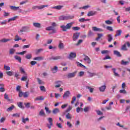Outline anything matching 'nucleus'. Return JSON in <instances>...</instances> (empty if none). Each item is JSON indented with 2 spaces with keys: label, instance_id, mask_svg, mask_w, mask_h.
<instances>
[{
  "label": "nucleus",
  "instance_id": "1",
  "mask_svg": "<svg viewBox=\"0 0 130 130\" xmlns=\"http://www.w3.org/2000/svg\"><path fill=\"white\" fill-rule=\"evenodd\" d=\"M74 24V22H71L69 23H68L66 25H61L60 26V28H61L62 31L64 32L67 31V30L70 29L71 28H72V26H73Z\"/></svg>",
  "mask_w": 130,
  "mask_h": 130
},
{
  "label": "nucleus",
  "instance_id": "2",
  "mask_svg": "<svg viewBox=\"0 0 130 130\" xmlns=\"http://www.w3.org/2000/svg\"><path fill=\"white\" fill-rule=\"evenodd\" d=\"M47 7H48V5L34 6L32 9V10H36V9H38V10H42Z\"/></svg>",
  "mask_w": 130,
  "mask_h": 130
},
{
  "label": "nucleus",
  "instance_id": "3",
  "mask_svg": "<svg viewBox=\"0 0 130 130\" xmlns=\"http://www.w3.org/2000/svg\"><path fill=\"white\" fill-rule=\"evenodd\" d=\"M29 29H30V26H22L19 32H21V33L23 32H28Z\"/></svg>",
  "mask_w": 130,
  "mask_h": 130
},
{
  "label": "nucleus",
  "instance_id": "4",
  "mask_svg": "<svg viewBox=\"0 0 130 130\" xmlns=\"http://www.w3.org/2000/svg\"><path fill=\"white\" fill-rule=\"evenodd\" d=\"M77 74V71H75L73 73H69L67 75V78L68 79H72V78H75L76 75Z\"/></svg>",
  "mask_w": 130,
  "mask_h": 130
},
{
  "label": "nucleus",
  "instance_id": "5",
  "mask_svg": "<svg viewBox=\"0 0 130 130\" xmlns=\"http://www.w3.org/2000/svg\"><path fill=\"white\" fill-rule=\"evenodd\" d=\"M79 37H80V32L74 33L72 38L73 41H77L79 39Z\"/></svg>",
  "mask_w": 130,
  "mask_h": 130
},
{
  "label": "nucleus",
  "instance_id": "6",
  "mask_svg": "<svg viewBox=\"0 0 130 130\" xmlns=\"http://www.w3.org/2000/svg\"><path fill=\"white\" fill-rule=\"evenodd\" d=\"M46 30L47 31H52V33H56V30H55V29L53 28L52 26L47 27L46 28Z\"/></svg>",
  "mask_w": 130,
  "mask_h": 130
},
{
  "label": "nucleus",
  "instance_id": "7",
  "mask_svg": "<svg viewBox=\"0 0 130 130\" xmlns=\"http://www.w3.org/2000/svg\"><path fill=\"white\" fill-rule=\"evenodd\" d=\"M77 57V53L75 52L70 53L69 56H68V58L69 59H72V58H75Z\"/></svg>",
  "mask_w": 130,
  "mask_h": 130
},
{
  "label": "nucleus",
  "instance_id": "8",
  "mask_svg": "<svg viewBox=\"0 0 130 130\" xmlns=\"http://www.w3.org/2000/svg\"><path fill=\"white\" fill-rule=\"evenodd\" d=\"M70 95H71V92L69 90L67 91L63 95V99H67V98H69V97H70Z\"/></svg>",
  "mask_w": 130,
  "mask_h": 130
},
{
  "label": "nucleus",
  "instance_id": "9",
  "mask_svg": "<svg viewBox=\"0 0 130 130\" xmlns=\"http://www.w3.org/2000/svg\"><path fill=\"white\" fill-rule=\"evenodd\" d=\"M10 8L11 10H12L13 11H18V10H19L20 12L22 11V9H20V7H19L10 6Z\"/></svg>",
  "mask_w": 130,
  "mask_h": 130
},
{
  "label": "nucleus",
  "instance_id": "10",
  "mask_svg": "<svg viewBox=\"0 0 130 130\" xmlns=\"http://www.w3.org/2000/svg\"><path fill=\"white\" fill-rule=\"evenodd\" d=\"M84 56L85 58H84V60L86 61V62L88 63V64H90V63H91V59H90V57L86 55H84Z\"/></svg>",
  "mask_w": 130,
  "mask_h": 130
},
{
  "label": "nucleus",
  "instance_id": "11",
  "mask_svg": "<svg viewBox=\"0 0 130 130\" xmlns=\"http://www.w3.org/2000/svg\"><path fill=\"white\" fill-rule=\"evenodd\" d=\"M61 56H52L50 59H53V60H57L58 59H61Z\"/></svg>",
  "mask_w": 130,
  "mask_h": 130
},
{
  "label": "nucleus",
  "instance_id": "12",
  "mask_svg": "<svg viewBox=\"0 0 130 130\" xmlns=\"http://www.w3.org/2000/svg\"><path fill=\"white\" fill-rule=\"evenodd\" d=\"M97 12L91 11L87 13L88 17H92V16H95Z\"/></svg>",
  "mask_w": 130,
  "mask_h": 130
},
{
  "label": "nucleus",
  "instance_id": "13",
  "mask_svg": "<svg viewBox=\"0 0 130 130\" xmlns=\"http://www.w3.org/2000/svg\"><path fill=\"white\" fill-rule=\"evenodd\" d=\"M34 27L35 28H41V24L38 22H34L32 24Z\"/></svg>",
  "mask_w": 130,
  "mask_h": 130
},
{
  "label": "nucleus",
  "instance_id": "14",
  "mask_svg": "<svg viewBox=\"0 0 130 130\" xmlns=\"http://www.w3.org/2000/svg\"><path fill=\"white\" fill-rule=\"evenodd\" d=\"M14 58L16 60H18V62L22 63V58L18 55L14 56Z\"/></svg>",
  "mask_w": 130,
  "mask_h": 130
},
{
  "label": "nucleus",
  "instance_id": "15",
  "mask_svg": "<svg viewBox=\"0 0 130 130\" xmlns=\"http://www.w3.org/2000/svg\"><path fill=\"white\" fill-rule=\"evenodd\" d=\"M113 54L114 55H116V56H117L118 57H121V54L117 50H114L113 51Z\"/></svg>",
  "mask_w": 130,
  "mask_h": 130
},
{
  "label": "nucleus",
  "instance_id": "16",
  "mask_svg": "<svg viewBox=\"0 0 130 130\" xmlns=\"http://www.w3.org/2000/svg\"><path fill=\"white\" fill-rule=\"evenodd\" d=\"M106 89V85H102V86L99 87V90L100 92H105Z\"/></svg>",
  "mask_w": 130,
  "mask_h": 130
},
{
  "label": "nucleus",
  "instance_id": "17",
  "mask_svg": "<svg viewBox=\"0 0 130 130\" xmlns=\"http://www.w3.org/2000/svg\"><path fill=\"white\" fill-rule=\"evenodd\" d=\"M62 83V82H61L60 81H58L55 82V84H56V85H55V88H59L60 87V86H61Z\"/></svg>",
  "mask_w": 130,
  "mask_h": 130
},
{
  "label": "nucleus",
  "instance_id": "18",
  "mask_svg": "<svg viewBox=\"0 0 130 130\" xmlns=\"http://www.w3.org/2000/svg\"><path fill=\"white\" fill-rule=\"evenodd\" d=\"M122 33V31L120 29L116 31V34L115 35V37H117V36H120Z\"/></svg>",
  "mask_w": 130,
  "mask_h": 130
},
{
  "label": "nucleus",
  "instance_id": "19",
  "mask_svg": "<svg viewBox=\"0 0 130 130\" xmlns=\"http://www.w3.org/2000/svg\"><path fill=\"white\" fill-rule=\"evenodd\" d=\"M59 112H60V111L58 108H55L52 111L53 114H57V113H59Z\"/></svg>",
  "mask_w": 130,
  "mask_h": 130
},
{
  "label": "nucleus",
  "instance_id": "20",
  "mask_svg": "<svg viewBox=\"0 0 130 130\" xmlns=\"http://www.w3.org/2000/svg\"><path fill=\"white\" fill-rule=\"evenodd\" d=\"M108 38V42H111L112 40H113V37H112V35L109 34L107 35Z\"/></svg>",
  "mask_w": 130,
  "mask_h": 130
},
{
  "label": "nucleus",
  "instance_id": "21",
  "mask_svg": "<svg viewBox=\"0 0 130 130\" xmlns=\"http://www.w3.org/2000/svg\"><path fill=\"white\" fill-rule=\"evenodd\" d=\"M57 70H58V68L57 66H54L53 68L51 69V71H52L53 74H56L57 72Z\"/></svg>",
  "mask_w": 130,
  "mask_h": 130
},
{
  "label": "nucleus",
  "instance_id": "22",
  "mask_svg": "<svg viewBox=\"0 0 130 130\" xmlns=\"http://www.w3.org/2000/svg\"><path fill=\"white\" fill-rule=\"evenodd\" d=\"M87 74H89L88 78H92L94 76H97V74L95 73H91L90 72H87Z\"/></svg>",
  "mask_w": 130,
  "mask_h": 130
},
{
  "label": "nucleus",
  "instance_id": "23",
  "mask_svg": "<svg viewBox=\"0 0 130 130\" xmlns=\"http://www.w3.org/2000/svg\"><path fill=\"white\" fill-rule=\"evenodd\" d=\"M90 19H85L84 18H82L79 19V22L80 23H84V22H87V21H90Z\"/></svg>",
  "mask_w": 130,
  "mask_h": 130
},
{
  "label": "nucleus",
  "instance_id": "24",
  "mask_svg": "<svg viewBox=\"0 0 130 130\" xmlns=\"http://www.w3.org/2000/svg\"><path fill=\"white\" fill-rule=\"evenodd\" d=\"M45 98L42 96H38L37 98H36L35 99V101H43V100H44Z\"/></svg>",
  "mask_w": 130,
  "mask_h": 130
},
{
  "label": "nucleus",
  "instance_id": "25",
  "mask_svg": "<svg viewBox=\"0 0 130 130\" xmlns=\"http://www.w3.org/2000/svg\"><path fill=\"white\" fill-rule=\"evenodd\" d=\"M63 8V6L62 5H58L55 7H53L52 9H55V10H61Z\"/></svg>",
  "mask_w": 130,
  "mask_h": 130
},
{
  "label": "nucleus",
  "instance_id": "26",
  "mask_svg": "<svg viewBox=\"0 0 130 130\" xmlns=\"http://www.w3.org/2000/svg\"><path fill=\"white\" fill-rule=\"evenodd\" d=\"M17 105L19 108H21V109H25V107L23 106V103L19 102L17 104Z\"/></svg>",
  "mask_w": 130,
  "mask_h": 130
},
{
  "label": "nucleus",
  "instance_id": "27",
  "mask_svg": "<svg viewBox=\"0 0 130 130\" xmlns=\"http://www.w3.org/2000/svg\"><path fill=\"white\" fill-rule=\"evenodd\" d=\"M112 71H113L114 73V75L115 77H119V74L118 73H116V69L115 68H112Z\"/></svg>",
  "mask_w": 130,
  "mask_h": 130
},
{
  "label": "nucleus",
  "instance_id": "28",
  "mask_svg": "<svg viewBox=\"0 0 130 130\" xmlns=\"http://www.w3.org/2000/svg\"><path fill=\"white\" fill-rule=\"evenodd\" d=\"M25 76H23L21 79V81H26L28 80V76L27 75V74H24Z\"/></svg>",
  "mask_w": 130,
  "mask_h": 130
},
{
  "label": "nucleus",
  "instance_id": "29",
  "mask_svg": "<svg viewBox=\"0 0 130 130\" xmlns=\"http://www.w3.org/2000/svg\"><path fill=\"white\" fill-rule=\"evenodd\" d=\"M39 115L40 116H44L45 115V113H44V111L43 110H41L39 113Z\"/></svg>",
  "mask_w": 130,
  "mask_h": 130
},
{
  "label": "nucleus",
  "instance_id": "30",
  "mask_svg": "<svg viewBox=\"0 0 130 130\" xmlns=\"http://www.w3.org/2000/svg\"><path fill=\"white\" fill-rule=\"evenodd\" d=\"M34 60H43V57L41 56H38L33 58Z\"/></svg>",
  "mask_w": 130,
  "mask_h": 130
},
{
  "label": "nucleus",
  "instance_id": "31",
  "mask_svg": "<svg viewBox=\"0 0 130 130\" xmlns=\"http://www.w3.org/2000/svg\"><path fill=\"white\" fill-rule=\"evenodd\" d=\"M15 41H20V40H22V39L19 36V35H16L15 36V39H14Z\"/></svg>",
  "mask_w": 130,
  "mask_h": 130
},
{
  "label": "nucleus",
  "instance_id": "32",
  "mask_svg": "<svg viewBox=\"0 0 130 130\" xmlns=\"http://www.w3.org/2000/svg\"><path fill=\"white\" fill-rule=\"evenodd\" d=\"M14 108H15V106L12 105L10 107L7 108V111H8V112L10 111H12V110H13V109H14Z\"/></svg>",
  "mask_w": 130,
  "mask_h": 130
},
{
  "label": "nucleus",
  "instance_id": "33",
  "mask_svg": "<svg viewBox=\"0 0 130 130\" xmlns=\"http://www.w3.org/2000/svg\"><path fill=\"white\" fill-rule=\"evenodd\" d=\"M17 18H18V16H14L12 18L8 19V22L10 23V22H12V21H15Z\"/></svg>",
  "mask_w": 130,
  "mask_h": 130
},
{
  "label": "nucleus",
  "instance_id": "34",
  "mask_svg": "<svg viewBox=\"0 0 130 130\" xmlns=\"http://www.w3.org/2000/svg\"><path fill=\"white\" fill-rule=\"evenodd\" d=\"M129 63V62L128 61H124V60H121V64H122L123 66H126Z\"/></svg>",
  "mask_w": 130,
  "mask_h": 130
},
{
  "label": "nucleus",
  "instance_id": "35",
  "mask_svg": "<svg viewBox=\"0 0 130 130\" xmlns=\"http://www.w3.org/2000/svg\"><path fill=\"white\" fill-rule=\"evenodd\" d=\"M121 50H124V51H126L127 50V48H126V45L124 44L121 47Z\"/></svg>",
  "mask_w": 130,
  "mask_h": 130
},
{
  "label": "nucleus",
  "instance_id": "36",
  "mask_svg": "<svg viewBox=\"0 0 130 130\" xmlns=\"http://www.w3.org/2000/svg\"><path fill=\"white\" fill-rule=\"evenodd\" d=\"M4 99L8 101H11L10 98L9 97V95L7 93L4 94Z\"/></svg>",
  "mask_w": 130,
  "mask_h": 130
},
{
  "label": "nucleus",
  "instance_id": "37",
  "mask_svg": "<svg viewBox=\"0 0 130 130\" xmlns=\"http://www.w3.org/2000/svg\"><path fill=\"white\" fill-rule=\"evenodd\" d=\"M58 48L60 49H63V48H64V46H63V43L60 42L58 45Z\"/></svg>",
  "mask_w": 130,
  "mask_h": 130
},
{
  "label": "nucleus",
  "instance_id": "38",
  "mask_svg": "<svg viewBox=\"0 0 130 130\" xmlns=\"http://www.w3.org/2000/svg\"><path fill=\"white\" fill-rule=\"evenodd\" d=\"M8 41H11V40L9 39H3L2 40H0V42H3V43H6V42H8Z\"/></svg>",
  "mask_w": 130,
  "mask_h": 130
},
{
  "label": "nucleus",
  "instance_id": "39",
  "mask_svg": "<svg viewBox=\"0 0 130 130\" xmlns=\"http://www.w3.org/2000/svg\"><path fill=\"white\" fill-rule=\"evenodd\" d=\"M15 51H16V50H15V49L11 48L10 49L9 53L10 54L13 55L14 54V53H15Z\"/></svg>",
  "mask_w": 130,
  "mask_h": 130
},
{
  "label": "nucleus",
  "instance_id": "40",
  "mask_svg": "<svg viewBox=\"0 0 130 130\" xmlns=\"http://www.w3.org/2000/svg\"><path fill=\"white\" fill-rule=\"evenodd\" d=\"M98 37H97L96 38V41H98V40H99V39H100V38H101V37H103V34H98Z\"/></svg>",
  "mask_w": 130,
  "mask_h": 130
},
{
  "label": "nucleus",
  "instance_id": "41",
  "mask_svg": "<svg viewBox=\"0 0 130 130\" xmlns=\"http://www.w3.org/2000/svg\"><path fill=\"white\" fill-rule=\"evenodd\" d=\"M26 59H31L32 58V54H28L25 56Z\"/></svg>",
  "mask_w": 130,
  "mask_h": 130
},
{
  "label": "nucleus",
  "instance_id": "42",
  "mask_svg": "<svg viewBox=\"0 0 130 130\" xmlns=\"http://www.w3.org/2000/svg\"><path fill=\"white\" fill-rule=\"evenodd\" d=\"M66 117L67 119H72V115H71V114L70 113H68L66 115Z\"/></svg>",
  "mask_w": 130,
  "mask_h": 130
},
{
  "label": "nucleus",
  "instance_id": "43",
  "mask_svg": "<svg viewBox=\"0 0 130 130\" xmlns=\"http://www.w3.org/2000/svg\"><path fill=\"white\" fill-rule=\"evenodd\" d=\"M86 88L89 90L90 93H93L94 91V88H92L90 86H86Z\"/></svg>",
  "mask_w": 130,
  "mask_h": 130
},
{
  "label": "nucleus",
  "instance_id": "44",
  "mask_svg": "<svg viewBox=\"0 0 130 130\" xmlns=\"http://www.w3.org/2000/svg\"><path fill=\"white\" fill-rule=\"evenodd\" d=\"M77 66L78 67H80L81 68H84L85 69H87V67H86V66L83 65L82 63H80L79 62H77Z\"/></svg>",
  "mask_w": 130,
  "mask_h": 130
},
{
  "label": "nucleus",
  "instance_id": "45",
  "mask_svg": "<svg viewBox=\"0 0 130 130\" xmlns=\"http://www.w3.org/2000/svg\"><path fill=\"white\" fill-rule=\"evenodd\" d=\"M107 30L108 31H111V32L113 31V28L112 26H108L106 27Z\"/></svg>",
  "mask_w": 130,
  "mask_h": 130
},
{
  "label": "nucleus",
  "instance_id": "46",
  "mask_svg": "<svg viewBox=\"0 0 130 130\" xmlns=\"http://www.w3.org/2000/svg\"><path fill=\"white\" fill-rule=\"evenodd\" d=\"M105 23L107 24V25H112L113 22L109 20H107L105 21Z\"/></svg>",
  "mask_w": 130,
  "mask_h": 130
},
{
  "label": "nucleus",
  "instance_id": "47",
  "mask_svg": "<svg viewBox=\"0 0 130 130\" xmlns=\"http://www.w3.org/2000/svg\"><path fill=\"white\" fill-rule=\"evenodd\" d=\"M27 52V51H23L22 52H16V54H19L20 55H24V54H25V53H26Z\"/></svg>",
  "mask_w": 130,
  "mask_h": 130
},
{
  "label": "nucleus",
  "instance_id": "48",
  "mask_svg": "<svg viewBox=\"0 0 130 130\" xmlns=\"http://www.w3.org/2000/svg\"><path fill=\"white\" fill-rule=\"evenodd\" d=\"M95 111H96L98 115H103V113L102 112H101V111H100L99 110H96Z\"/></svg>",
  "mask_w": 130,
  "mask_h": 130
},
{
  "label": "nucleus",
  "instance_id": "49",
  "mask_svg": "<svg viewBox=\"0 0 130 130\" xmlns=\"http://www.w3.org/2000/svg\"><path fill=\"white\" fill-rule=\"evenodd\" d=\"M28 96H29V92H23V97L24 98H28Z\"/></svg>",
  "mask_w": 130,
  "mask_h": 130
},
{
  "label": "nucleus",
  "instance_id": "50",
  "mask_svg": "<svg viewBox=\"0 0 130 130\" xmlns=\"http://www.w3.org/2000/svg\"><path fill=\"white\" fill-rule=\"evenodd\" d=\"M26 121H29V118H24V117H22V122H23V123H26Z\"/></svg>",
  "mask_w": 130,
  "mask_h": 130
},
{
  "label": "nucleus",
  "instance_id": "51",
  "mask_svg": "<svg viewBox=\"0 0 130 130\" xmlns=\"http://www.w3.org/2000/svg\"><path fill=\"white\" fill-rule=\"evenodd\" d=\"M56 126H57V127L58 128H62V125H61V123H56Z\"/></svg>",
  "mask_w": 130,
  "mask_h": 130
},
{
  "label": "nucleus",
  "instance_id": "52",
  "mask_svg": "<svg viewBox=\"0 0 130 130\" xmlns=\"http://www.w3.org/2000/svg\"><path fill=\"white\" fill-rule=\"evenodd\" d=\"M77 100V97L73 96L72 98V101H71V104H74L75 103V102Z\"/></svg>",
  "mask_w": 130,
  "mask_h": 130
},
{
  "label": "nucleus",
  "instance_id": "53",
  "mask_svg": "<svg viewBox=\"0 0 130 130\" xmlns=\"http://www.w3.org/2000/svg\"><path fill=\"white\" fill-rule=\"evenodd\" d=\"M24 105L25 106L26 108H30V105L31 104L30 103H24Z\"/></svg>",
  "mask_w": 130,
  "mask_h": 130
},
{
  "label": "nucleus",
  "instance_id": "54",
  "mask_svg": "<svg viewBox=\"0 0 130 130\" xmlns=\"http://www.w3.org/2000/svg\"><path fill=\"white\" fill-rule=\"evenodd\" d=\"M73 30L74 31H79L80 30V28L78 26H75L72 28Z\"/></svg>",
  "mask_w": 130,
  "mask_h": 130
},
{
  "label": "nucleus",
  "instance_id": "55",
  "mask_svg": "<svg viewBox=\"0 0 130 130\" xmlns=\"http://www.w3.org/2000/svg\"><path fill=\"white\" fill-rule=\"evenodd\" d=\"M89 8H91V6L89 5H86L82 7L81 9H83V10H87V9H89Z\"/></svg>",
  "mask_w": 130,
  "mask_h": 130
},
{
  "label": "nucleus",
  "instance_id": "56",
  "mask_svg": "<svg viewBox=\"0 0 130 130\" xmlns=\"http://www.w3.org/2000/svg\"><path fill=\"white\" fill-rule=\"evenodd\" d=\"M4 17H9V16H10V13L7 12L5 11H4Z\"/></svg>",
  "mask_w": 130,
  "mask_h": 130
},
{
  "label": "nucleus",
  "instance_id": "57",
  "mask_svg": "<svg viewBox=\"0 0 130 130\" xmlns=\"http://www.w3.org/2000/svg\"><path fill=\"white\" fill-rule=\"evenodd\" d=\"M28 0L23 1L20 2V6H22L23 5H25V4H27L28 3Z\"/></svg>",
  "mask_w": 130,
  "mask_h": 130
},
{
  "label": "nucleus",
  "instance_id": "58",
  "mask_svg": "<svg viewBox=\"0 0 130 130\" xmlns=\"http://www.w3.org/2000/svg\"><path fill=\"white\" fill-rule=\"evenodd\" d=\"M20 71L21 73V74H24V75H25V74H27L26 73V72H25V70L23 69V68L22 67H20Z\"/></svg>",
  "mask_w": 130,
  "mask_h": 130
},
{
  "label": "nucleus",
  "instance_id": "59",
  "mask_svg": "<svg viewBox=\"0 0 130 130\" xmlns=\"http://www.w3.org/2000/svg\"><path fill=\"white\" fill-rule=\"evenodd\" d=\"M40 89L41 91H42L43 92H45L46 91L45 87L43 86H40Z\"/></svg>",
  "mask_w": 130,
  "mask_h": 130
},
{
  "label": "nucleus",
  "instance_id": "60",
  "mask_svg": "<svg viewBox=\"0 0 130 130\" xmlns=\"http://www.w3.org/2000/svg\"><path fill=\"white\" fill-rule=\"evenodd\" d=\"M67 17H68V20H72L74 19V18H75V16L74 15H68Z\"/></svg>",
  "mask_w": 130,
  "mask_h": 130
},
{
  "label": "nucleus",
  "instance_id": "61",
  "mask_svg": "<svg viewBox=\"0 0 130 130\" xmlns=\"http://www.w3.org/2000/svg\"><path fill=\"white\" fill-rule=\"evenodd\" d=\"M4 69L6 71H10L11 70V67L8 66L4 65Z\"/></svg>",
  "mask_w": 130,
  "mask_h": 130
},
{
  "label": "nucleus",
  "instance_id": "62",
  "mask_svg": "<svg viewBox=\"0 0 130 130\" xmlns=\"http://www.w3.org/2000/svg\"><path fill=\"white\" fill-rule=\"evenodd\" d=\"M6 74L8 76H13V72L12 71H8L6 72Z\"/></svg>",
  "mask_w": 130,
  "mask_h": 130
},
{
  "label": "nucleus",
  "instance_id": "63",
  "mask_svg": "<svg viewBox=\"0 0 130 130\" xmlns=\"http://www.w3.org/2000/svg\"><path fill=\"white\" fill-rule=\"evenodd\" d=\"M37 80L39 85H42V84H43V81H42V80H40L39 78H37Z\"/></svg>",
  "mask_w": 130,
  "mask_h": 130
},
{
  "label": "nucleus",
  "instance_id": "64",
  "mask_svg": "<svg viewBox=\"0 0 130 130\" xmlns=\"http://www.w3.org/2000/svg\"><path fill=\"white\" fill-rule=\"evenodd\" d=\"M94 33L92 31V30H89L88 32V36L91 37V36H93Z\"/></svg>",
  "mask_w": 130,
  "mask_h": 130
}]
</instances>
